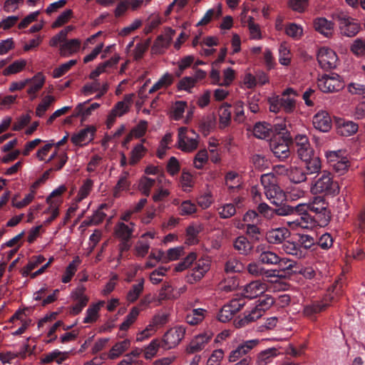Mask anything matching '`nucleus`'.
I'll use <instances>...</instances> for the list:
<instances>
[{
	"label": "nucleus",
	"mask_w": 365,
	"mask_h": 365,
	"mask_svg": "<svg viewBox=\"0 0 365 365\" xmlns=\"http://www.w3.org/2000/svg\"><path fill=\"white\" fill-rule=\"evenodd\" d=\"M316 212L312 214H305L299 217H297L293 222L296 226L304 229H310L315 226L325 227L331 220V212L328 208L316 207L314 208Z\"/></svg>",
	"instance_id": "f257e3e1"
},
{
	"label": "nucleus",
	"mask_w": 365,
	"mask_h": 365,
	"mask_svg": "<svg viewBox=\"0 0 365 365\" xmlns=\"http://www.w3.org/2000/svg\"><path fill=\"white\" fill-rule=\"evenodd\" d=\"M297 92L292 88L285 89L282 96H277L269 98L268 100L269 104V110L273 113H279L281 110L287 113H291L296 107L295 97Z\"/></svg>",
	"instance_id": "f03ea898"
},
{
	"label": "nucleus",
	"mask_w": 365,
	"mask_h": 365,
	"mask_svg": "<svg viewBox=\"0 0 365 365\" xmlns=\"http://www.w3.org/2000/svg\"><path fill=\"white\" fill-rule=\"evenodd\" d=\"M311 192L314 194L335 196L339 192V187L337 182L333 180L331 173L323 170L312 184Z\"/></svg>",
	"instance_id": "7ed1b4c3"
},
{
	"label": "nucleus",
	"mask_w": 365,
	"mask_h": 365,
	"mask_svg": "<svg viewBox=\"0 0 365 365\" xmlns=\"http://www.w3.org/2000/svg\"><path fill=\"white\" fill-rule=\"evenodd\" d=\"M333 19L338 22L340 34L343 36L354 37L361 29L358 21L345 11H336L333 14Z\"/></svg>",
	"instance_id": "20e7f679"
},
{
	"label": "nucleus",
	"mask_w": 365,
	"mask_h": 365,
	"mask_svg": "<svg viewBox=\"0 0 365 365\" xmlns=\"http://www.w3.org/2000/svg\"><path fill=\"white\" fill-rule=\"evenodd\" d=\"M287 140L290 143L292 150L297 153L299 159L307 158L308 155H312L315 152L308 137L304 134H297L293 138L289 133Z\"/></svg>",
	"instance_id": "39448f33"
},
{
	"label": "nucleus",
	"mask_w": 365,
	"mask_h": 365,
	"mask_svg": "<svg viewBox=\"0 0 365 365\" xmlns=\"http://www.w3.org/2000/svg\"><path fill=\"white\" fill-rule=\"evenodd\" d=\"M317 85L323 93L338 92L345 86L341 77L335 73L323 75L318 79Z\"/></svg>",
	"instance_id": "423d86ee"
},
{
	"label": "nucleus",
	"mask_w": 365,
	"mask_h": 365,
	"mask_svg": "<svg viewBox=\"0 0 365 365\" xmlns=\"http://www.w3.org/2000/svg\"><path fill=\"white\" fill-rule=\"evenodd\" d=\"M278 133L282 134V138L272 140L269 143V147L276 158L281 161H284L289 157L292 152L290 143L287 140L289 133H281L280 130Z\"/></svg>",
	"instance_id": "0eeeda50"
},
{
	"label": "nucleus",
	"mask_w": 365,
	"mask_h": 365,
	"mask_svg": "<svg viewBox=\"0 0 365 365\" xmlns=\"http://www.w3.org/2000/svg\"><path fill=\"white\" fill-rule=\"evenodd\" d=\"M185 327L178 326L168 330L163 335L161 341V347L164 349H170L177 346L184 338Z\"/></svg>",
	"instance_id": "6e6552de"
},
{
	"label": "nucleus",
	"mask_w": 365,
	"mask_h": 365,
	"mask_svg": "<svg viewBox=\"0 0 365 365\" xmlns=\"http://www.w3.org/2000/svg\"><path fill=\"white\" fill-rule=\"evenodd\" d=\"M193 136L189 137L185 135V128H180L178 132V148L185 152H192L196 150L198 145V135L192 130Z\"/></svg>",
	"instance_id": "1a4fd4ad"
},
{
	"label": "nucleus",
	"mask_w": 365,
	"mask_h": 365,
	"mask_svg": "<svg viewBox=\"0 0 365 365\" xmlns=\"http://www.w3.org/2000/svg\"><path fill=\"white\" fill-rule=\"evenodd\" d=\"M317 61L322 68L329 70L336 67L337 56L332 49L323 47L318 51Z\"/></svg>",
	"instance_id": "9d476101"
},
{
	"label": "nucleus",
	"mask_w": 365,
	"mask_h": 365,
	"mask_svg": "<svg viewBox=\"0 0 365 365\" xmlns=\"http://www.w3.org/2000/svg\"><path fill=\"white\" fill-rule=\"evenodd\" d=\"M255 252L258 262L266 265H275L279 262V257L269 250L264 245L257 246Z\"/></svg>",
	"instance_id": "9b49d317"
},
{
	"label": "nucleus",
	"mask_w": 365,
	"mask_h": 365,
	"mask_svg": "<svg viewBox=\"0 0 365 365\" xmlns=\"http://www.w3.org/2000/svg\"><path fill=\"white\" fill-rule=\"evenodd\" d=\"M213 334L210 331H205L195 336L190 342L186 351L188 354H194L202 350L208 341L212 339Z\"/></svg>",
	"instance_id": "f8f14e48"
},
{
	"label": "nucleus",
	"mask_w": 365,
	"mask_h": 365,
	"mask_svg": "<svg viewBox=\"0 0 365 365\" xmlns=\"http://www.w3.org/2000/svg\"><path fill=\"white\" fill-rule=\"evenodd\" d=\"M258 261L257 262H251L247 265V272L255 277H262L263 279L272 280V278L279 277L277 274L276 269H267L263 267Z\"/></svg>",
	"instance_id": "ddd939ff"
},
{
	"label": "nucleus",
	"mask_w": 365,
	"mask_h": 365,
	"mask_svg": "<svg viewBox=\"0 0 365 365\" xmlns=\"http://www.w3.org/2000/svg\"><path fill=\"white\" fill-rule=\"evenodd\" d=\"M304 170L307 171L309 175L319 174L322 169V161L319 157L314 152L312 155H308V157L300 159Z\"/></svg>",
	"instance_id": "4468645a"
},
{
	"label": "nucleus",
	"mask_w": 365,
	"mask_h": 365,
	"mask_svg": "<svg viewBox=\"0 0 365 365\" xmlns=\"http://www.w3.org/2000/svg\"><path fill=\"white\" fill-rule=\"evenodd\" d=\"M259 339H251L242 342L238 345L235 349L230 352L229 356V361L230 362L236 361L242 356L247 354L254 347H255L259 344Z\"/></svg>",
	"instance_id": "2eb2a0df"
},
{
	"label": "nucleus",
	"mask_w": 365,
	"mask_h": 365,
	"mask_svg": "<svg viewBox=\"0 0 365 365\" xmlns=\"http://www.w3.org/2000/svg\"><path fill=\"white\" fill-rule=\"evenodd\" d=\"M314 128L322 132H328L331 128V119L326 110H319L317 113L312 120Z\"/></svg>",
	"instance_id": "dca6fc26"
},
{
	"label": "nucleus",
	"mask_w": 365,
	"mask_h": 365,
	"mask_svg": "<svg viewBox=\"0 0 365 365\" xmlns=\"http://www.w3.org/2000/svg\"><path fill=\"white\" fill-rule=\"evenodd\" d=\"M329 305L330 303L327 302V299L322 301H315L304 307L303 314L311 319H315L316 315L324 312Z\"/></svg>",
	"instance_id": "f3484780"
},
{
	"label": "nucleus",
	"mask_w": 365,
	"mask_h": 365,
	"mask_svg": "<svg viewBox=\"0 0 365 365\" xmlns=\"http://www.w3.org/2000/svg\"><path fill=\"white\" fill-rule=\"evenodd\" d=\"M339 152L331 151L327 155L328 160L334 162L332 165L334 170L339 173V175L344 174L349 167V162L346 158H341L339 155Z\"/></svg>",
	"instance_id": "a211bd4d"
},
{
	"label": "nucleus",
	"mask_w": 365,
	"mask_h": 365,
	"mask_svg": "<svg viewBox=\"0 0 365 365\" xmlns=\"http://www.w3.org/2000/svg\"><path fill=\"white\" fill-rule=\"evenodd\" d=\"M334 23L324 17H318L313 21V26L317 32L327 38H329L334 33Z\"/></svg>",
	"instance_id": "6ab92c4d"
},
{
	"label": "nucleus",
	"mask_w": 365,
	"mask_h": 365,
	"mask_svg": "<svg viewBox=\"0 0 365 365\" xmlns=\"http://www.w3.org/2000/svg\"><path fill=\"white\" fill-rule=\"evenodd\" d=\"M96 131V129L94 126H88L77 133L73 134L71 138V140L76 145H81L83 143L91 141L93 139Z\"/></svg>",
	"instance_id": "aec40b11"
},
{
	"label": "nucleus",
	"mask_w": 365,
	"mask_h": 365,
	"mask_svg": "<svg viewBox=\"0 0 365 365\" xmlns=\"http://www.w3.org/2000/svg\"><path fill=\"white\" fill-rule=\"evenodd\" d=\"M267 289L265 283L260 280H255L247 284L244 289V296L248 299H254L264 293Z\"/></svg>",
	"instance_id": "412c9836"
},
{
	"label": "nucleus",
	"mask_w": 365,
	"mask_h": 365,
	"mask_svg": "<svg viewBox=\"0 0 365 365\" xmlns=\"http://www.w3.org/2000/svg\"><path fill=\"white\" fill-rule=\"evenodd\" d=\"M278 267V269H275L277 270L276 274H279V276L276 277L274 280H271V282H277V278L283 277V274H280L279 272H284L286 274H292V273H297L300 272V270L298 269V267H297V262L294 261H292L288 258H280L279 257V262L276 263V264Z\"/></svg>",
	"instance_id": "4be33fe9"
},
{
	"label": "nucleus",
	"mask_w": 365,
	"mask_h": 365,
	"mask_svg": "<svg viewBox=\"0 0 365 365\" xmlns=\"http://www.w3.org/2000/svg\"><path fill=\"white\" fill-rule=\"evenodd\" d=\"M327 208V205L323 197H315L314 200L309 204H299L297 205V209L299 212V217L302 215H305V214H312L316 212V210L314 208L316 207H322Z\"/></svg>",
	"instance_id": "5701e85b"
},
{
	"label": "nucleus",
	"mask_w": 365,
	"mask_h": 365,
	"mask_svg": "<svg viewBox=\"0 0 365 365\" xmlns=\"http://www.w3.org/2000/svg\"><path fill=\"white\" fill-rule=\"evenodd\" d=\"M31 80V86L27 89V93L30 96L31 101L36 98V93L38 92L43 86L45 83V77L42 73H38L33 78H28Z\"/></svg>",
	"instance_id": "b1692460"
},
{
	"label": "nucleus",
	"mask_w": 365,
	"mask_h": 365,
	"mask_svg": "<svg viewBox=\"0 0 365 365\" xmlns=\"http://www.w3.org/2000/svg\"><path fill=\"white\" fill-rule=\"evenodd\" d=\"M280 352L274 347L269 348L260 351L257 354V365H268L272 363Z\"/></svg>",
	"instance_id": "393cba45"
},
{
	"label": "nucleus",
	"mask_w": 365,
	"mask_h": 365,
	"mask_svg": "<svg viewBox=\"0 0 365 365\" xmlns=\"http://www.w3.org/2000/svg\"><path fill=\"white\" fill-rule=\"evenodd\" d=\"M337 124L338 133L344 136H350L356 133L359 128L358 124L350 120H340Z\"/></svg>",
	"instance_id": "a878e982"
},
{
	"label": "nucleus",
	"mask_w": 365,
	"mask_h": 365,
	"mask_svg": "<svg viewBox=\"0 0 365 365\" xmlns=\"http://www.w3.org/2000/svg\"><path fill=\"white\" fill-rule=\"evenodd\" d=\"M272 125L266 122L257 123L253 128L254 135L259 139H266L270 137Z\"/></svg>",
	"instance_id": "bb28decb"
},
{
	"label": "nucleus",
	"mask_w": 365,
	"mask_h": 365,
	"mask_svg": "<svg viewBox=\"0 0 365 365\" xmlns=\"http://www.w3.org/2000/svg\"><path fill=\"white\" fill-rule=\"evenodd\" d=\"M271 202L277 205V207L274 209V214L279 216L294 215L299 217V212L297 209V205L290 206L287 204H281L278 205L277 202L274 200L271 201Z\"/></svg>",
	"instance_id": "cd10ccee"
},
{
	"label": "nucleus",
	"mask_w": 365,
	"mask_h": 365,
	"mask_svg": "<svg viewBox=\"0 0 365 365\" xmlns=\"http://www.w3.org/2000/svg\"><path fill=\"white\" fill-rule=\"evenodd\" d=\"M233 246L240 255H247L250 253L253 246L245 236H239L234 241Z\"/></svg>",
	"instance_id": "c85d7f7f"
},
{
	"label": "nucleus",
	"mask_w": 365,
	"mask_h": 365,
	"mask_svg": "<svg viewBox=\"0 0 365 365\" xmlns=\"http://www.w3.org/2000/svg\"><path fill=\"white\" fill-rule=\"evenodd\" d=\"M80 46L81 42L76 38L68 41L66 40L61 45V55L63 56H68L76 52L79 49Z\"/></svg>",
	"instance_id": "c756f323"
},
{
	"label": "nucleus",
	"mask_w": 365,
	"mask_h": 365,
	"mask_svg": "<svg viewBox=\"0 0 365 365\" xmlns=\"http://www.w3.org/2000/svg\"><path fill=\"white\" fill-rule=\"evenodd\" d=\"M288 231L285 228H277L272 230L267 233V238L268 242L272 244H279L282 242L287 237Z\"/></svg>",
	"instance_id": "7c9ffc66"
},
{
	"label": "nucleus",
	"mask_w": 365,
	"mask_h": 365,
	"mask_svg": "<svg viewBox=\"0 0 365 365\" xmlns=\"http://www.w3.org/2000/svg\"><path fill=\"white\" fill-rule=\"evenodd\" d=\"M129 225H125L123 222H119L115 229V234L120 240H130L133 232V227L135 224L133 222L130 223Z\"/></svg>",
	"instance_id": "2f4dec72"
},
{
	"label": "nucleus",
	"mask_w": 365,
	"mask_h": 365,
	"mask_svg": "<svg viewBox=\"0 0 365 365\" xmlns=\"http://www.w3.org/2000/svg\"><path fill=\"white\" fill-rule=\"evenodd\" d=\"M205 309L198 308L193 309L190 312L187 313L185 320L190 325H196L201 322L205 318Z\"/></svg>",
	"instance_id": "473e14b6"
},
{
	"label": "nucleus",
	"mask_w": 365,
	"mask_h": 365,
	"mask_svg": "<svg viewBox=\"0 0 365 365\" xmlns=\"http://www.w3.org/2000/svg\"><path fill=\"white\" fill-rule=\"evenodd\" d=\"M156 181L157 180L154 178H151L145 175L142 176L139 180V190L143 195L148 197L150 194L151 189L155 185Z\"/></svg>",
	"instance_id": "72a5a7b5"
},
{
	"label": "nucleus",
	"mask_w": 365,
	"mask_h": 365,
	"mask_svg": "<svg viewBox=\"0 0 365 365\" xmlns=\"http://www.w3.org/2000/svg\"><path fill=\"white\" fill-rule=\"evenodd\" d=\"M282 247L286 253L294 255L299 259L305 256V252L301 250L300 246L297 243L286 241L284 242Z\"/></svg>",
	"instance_id": "f704fd0d"
},
{
	"label": "nucleus",
	"mask_w": 365,
	"mask_h": 365,
	"mask_svg": "<svg viewBox=\"0 0 365 365\" xmlns=\"http://www.w3.org/2000/svg\"><path fill=\"white\" fill-rule=\"evenodd\" d=\"M81 262V260L80 259L79 257L77 256L73 259V261L71 263H69L62 277V282L63 283H68L71 280L73 276L77 271L78 265H79Z\"/></svg>",
	"instance_id": "c9c22d12"
},
{
	"label": "nucleus",
	"mask_w": 365,
	"mask_h": 365,
	"mask_svg": "<svg viewBox=\"0 0 365 365\" xmlns=\"http://www.w3.org/2000/svg\"><path fill=\"white\" fill-rule=\"evenodd\" d=\"M130 345L129 339H125L122 341L116 343L110 349L109 353V358L114 359L122 354L125 350L128 349Z\"/></svg>",
	"instance_id": "e433bc0d"
},
{
	"label": "nucleus",
	"mask_w": 365,
	"mask_h": 365,
	"mask_svg": "<svg viewBox=\"0 0 365 365\" xmlns=\"http://www.w3.org/2000/svg\"><path fill=\"white\" fill-rule=\"evenodd\" d=\"M306 173L307 171L304 170L303 166L300 165L299 167H294L291 168L289 177L295 183H299L307 180V177L309 175Z\"/></svg>",
	"instance_id": "4c0bfd02"
},
{
	"label": "nucleus",
	"mask_w": 365,
	"mask_h": 365,
	"mask_svg": "<svg viewBox=\"0 0 365 365\" xmlns=\"http://www.w3.org/2000/svg\"><path fill=\"white\" fill-rule=\"evenodd\" d=\"M45 258L42 255L34 256L28 262V264L21 270V274L24 277L29 276L31 272L36 268L39 264L43 263Z\"/></svg>",
	"instance_id": "58836bf2"
},
{
	"label": "nucleus",
	"mask_w": 365,
	"mask_h": 365,
	"mask_svg": "<svg viewBox=\"0 0 365 365\" xmlns=\"http://www.w3.org/2000/svg\"><path fill=\"white\" fill-rule=\"evenodd\" d=\"M173 82V76L168 73H165L149 90V93H153L163 87H168Z\"/></svg>",
	"instance_id": "ea45409f"
},
{
	"label": "nucleus",
	"mask_w": 365,
	"mask_h": 365,
	"mask_svg": "<svg viewBox=\"0 0 365 365\" xmlns=\"http://www.w3.org/2000/svg\"><path fill=\"white\" fill-rule=\"evenodd\" d=\"M145 152L146 149L142 143L137 144L130 153V165H135L137 164L144 156Z\"/></svg>",
	"instance_id": "a19ab883"
},
{
	"label": "nucleus",
	"mask_w": 365,
	"mask_h": 365,
	"mask_svg": "<svg viewBox=\"0 0 365 365\" xmlns=\"http://www.w3.org/2000/svg\"><path fill=\"white\" fill-rule=\"evenodd\" d=\"M55 98L52 96H46L42 101L38 105L36 109V115L41 118L43 116L50 106L55 101Z\"/></svg>",
	"instance_id": "79ce46f5"
},
{
	"label": "nucleus",
	"mask_w": 365,
	"mask_h": 365,
	"mask_svg": "<svg viewBox=\"0 0 365 365\" xmlns=\"http://www.w3.org/2000/svg\"><path fill=\"white\" fill-rule=\"evenodd\" d=\"M76 303L71 307V314H78L86 306L88 299L82 293L77 294L76 297Z\"/></svg>",
	"instance_id": "37998d69"
},
{
	"label": "nucleus",
	"mask_w": 365,
	"mask_h": 365,
	"mask_svg": "<svg viewBox=\"0 0 365 365\" xmlns=\"http://www.w3.org/2000/svg\"><path fill=\"white\" fill-rule=\"evenodd\" d=\"M144 279H140L138 284H133L127 294V299L130 302H134L137 300L143 290Z\"/></svg>",
	"instance_id": "c03bdc74"
},
{
	"label": "nucleus",
	"mask_w": 365,
	"mask_h": 365,
	"mask_svg": "<svg viewBox=\"0 0 365 365\" xmlns=\"http://www.w3.org/2000/svg\"><path fill=\"white\" fill-rule=\"evenodd\" d=\"M103 303L93 304L91 305L86 310V316L83 319V323L89 324L94 322L97 319L98 313L100 310V307Z\"/></svg>",
	"instance_id": "a18cd8bd"
},
{
	"label": "nucleus",
	"mask_w": 365,
	"mask_h": 365,
	"mask_svg": "<svg viewBox=\"0 0 365 365\" xmlns=\"http://www.w3.org/2000/svg\"><path fill=\"white\" fill-rule=\"evenodd\" d=\"M170 43L167 40L163 35H160L157 37L152 46V51L154 53H160L164 49L167 48Z\"/></svg>",
	"instance_id": "49530a36"
},
{
	"label": "nucleus",
	"mask_w": 365,
	"mask_h": 365,
	"mask_svg": "<svg viewBox=\"0 0 365 365\" xmlns=\"http://www.w3.org/2000/svg\"><path fill=\"white\" fill-rule=\"evenodd\" d=\"M220 123L224 127L227 126L231 120L230 106L225 104L222 106L219 110Z\"/></svg>",
	"instance_id": "de8ad7c7"
},
{
	"label": "nucleus",
	"mask_w": 365,
	"mask_h": 365,
	"mask_svg": "<svg viewBox=\"0 0 365 365\" xmlns=\"http://www.w3.org/2000/svg\"><path fill=\"white\" fill-rule=\"evenodd\" d=\"M151 43V39L148 38L143 42H140L136 44L135 48L133 51V58L135 60L138 61L141 59L149 48Z\"/></svg>",
	"instance_id": "09e8293b"
},
{
	"label": "nucleus",
	"mask_w": 365,
	"mask_h": 365,
	"mask_svg": "<svg viewBox=\"0 0 365 365\" xmlns=\"http://www.w3.org/2000/svg\"><path fill=\"white\" fill-rule=\"evenodd\" d=\"M26 65V61L25 60L16 61L4 70L3 74L4 76H9L17 73L22 71Z\"/></svg>",
	"instance_id": "8fccbe9b"
},
{
	"label": "nucleus",
	"mask_w": 365,
	"mask_h": 365,
	"mask_svg": "<svg viewBox=\"0 0 365 365\" xmlns=\"http://www.w3.org/2000/svg\"><path fill=\"white\" fill-rule=\"evenodd\" d=\"M138 314L139 310L136 307H133L126 316L124 322L120 324V329L127 331L130 326L136 320Z\"/></svg>",
	"instance_id": "3c124183"
},
{
	"label": "nucleus",
	"mask_w": 365,
	"mask_h": 365,
	"mask_svg": "<svg viewBox=\"0 0 365 365\" xmlns=\"http://www.w3.org/2000/svg\"><path fill=\"white\" fill-rule=\"evenodd\" d=\"M179 214L182 216L192 215L197 211V206L190 200L183 201L178 207Z\"/></svg>",
	"instance_id": "603ef678"
},
{
	"label": "nucleus",
	"mask_w": 365,
	"mask_h": 365,
	"mask_svg": "<svg viewBox=\"0 0 365 365\" xmlns=\"http://www.w3.org/2000/svg\"><path fill=\"white\" fill-rule=\"evenodd\" d=\"M76 63L77 61L75 59H72L66 63L60 65L58 68H56L53 70V76L56 78L63 76L71 68L72 66H73Z\"/></svg>",
	"instance_id": "864d4df0"
},
{
	"label": "nucleus",
	"mask_w": 365,
	"mask_h": 365,
	"mask_svg": "<svg viewBox=\"0 0 365 365\" xmlns=\"http://www.w3.org/2000/svg\"><path fill=\"white\" fill-rule=\"evenodd\" d=\"M72 16L73 11L71 9L65 10L57 17L56 21L53 22L51 27L54 29L63 26L69 21Z\"/></svg>",
	"instance_id": "5fc2aeb1"
},
{
	"label": "nucleus",
	"mask_w": 365,
	"mask_h": 365,
	"mask_svg": "<svg viewBox=\"0 0 365 365\" xmlns=\"http://www.w3.org/2000/svg\"><path fill=\"white\" fill-rule=\"evenodd\" d=\"M238 178V174L233 171H230L226 174L225 182L229 190H234L235 189L239 188L240 187V182L239 180L235 182V180Z\"/></svg>",
	"instance_id": "6e6d98bb"
},
{
	"label": "nucleus",
	"mask_w": 365,
	"mask_h": 365,
	"mask_svg": "<svg viewBox=\"0 0 365 365\" xmlns=\"http://www.w3.org/2000/svg\"><path fill=\"white\" fill-rule=\"evenodd\" d=\"M93 185V181L91 179H86L83 182V185H81V187L79 189V191H78V193L77 195L78 202L81 201L83 199H84L89 195Z\"/></svg>",
	"instance_id": "4d7b16f0"
},
{
	"label": "nucleus",
	"mask_w": 365,
	"mask_h": 365,
	"mask_svg": "<svg viewBox=\"0 0 365 365\" xmlns=\"http://www.w3.org/2000/svg\"><path fill=\"white\" fill-rule=\"evenodd\" d=\"M197 259V255L195 252H190L182 262H180L175 267L177 272H182L188 268Z\"/></svg>",
	"instance_id": "13d9d810"
},
{
	"label": "nucleus",
	"mask_w": 365,
	"mask_h": 365,
	"mask_svg": "<svg viewBox=\"0 0 365 365\" xmlns=\"http://www.w3.org/2000/svg\"><path fill=\"white\" fill-rule=\"evenodd\" d=\"M222 14L221 8H219L217 11L214 9H210L207 11L202 19L197 23V26H204L209 24L214 16L216 17L220 16Z\"/></svg>",
	"instance_id": "bf43d9fd"
},
{
	"label": "nucleus",
	"mask_w": 365,
	"mask_h": 365,
	"mask_svg": "<svg viewBox=\"0 0 365 365\" xmlns=\"http://www.w3.org/2000/svg\"><path fill=\"white\" fill-rule=\"evenodd\" d=\"M187 103L185 101H176L172 108L173 118L175 120H180L185 112Z\"/></svg>",
	"instance_id": "052dcab7"
},
{
	"label": "nucleus",
	"mask_w": 365,
	"mask_h": 365,
	"mask_svg": "<svg viewBox=\"0 0 365 365\" xmlns=\"http://www.w3.org/2000/svg\"><path fill=\"white\" fill-rule=\"evenodd\" d=\"M196 79L193 77L185 76L183 77L178 83V89L190 91V90L195 86Z\"/></svg>",
	"instance_id": "680f3d73"
},
{
	"label": "nucleus",
	"mask_w": 365,
	"mask_h": 365,
	"mask_svg": "<svg viewBox=\"0 0 365 365\" xmlns=\"http://www.w3.org/2000/svg\"><path fill=\"white\" fill-rule=\"evenodd\" d=\"M200 232V227H196L193 225H190L186 229V234H187V240L188 241L189 244H196L197 243V237L198 234Z\"/></svg>",
	"instance_id": "e2e57ef3"
},
{
	"label": "nucleus",
	"mask_w": 365,
	"mask_h": 365,
	"mask_svg": "<svg viewBox=\"0 0 365 365\" xmlns=\"http://www.w3.org/2000/svg\"><path fill=\"white\" fill-rule=\"evenodd\" d=\"M285 31L289 36L294 38H298L301 37L303 34L302 28L294 23H292L287 25Z\"/></svg>",
	"instance_id": "0e129e2a"
},
{
	"label": "nucleus",
	"mask_w": 365,
	"mask_h": 365,
	"mask_svg": "<svg viewBox=\"0 0 365 365\" xmlns=\"http://www.w3.org/2000/svg\"><path fill=\"white\" fill-rule=\"evenodd\" d=\"M208 155L206 150H200L196 154L194 160V165L197 169H202L205 163L207 162Z\"/></svg>",
	"instance_id": "69168bd1"
},
{
	"label": "nucleus",
	"mask_w": 365,
	"mask_h": 365,
	"mask_svg": "<svg viewBox=\"0 0 365 365\" xmlns=\"http://www.w3.org/2000/svg\"><path fill=\"white\" fill-rule=\"evenodd\" d=\"M351 51L356 56H365V40L356 39L351 46Z\"/></svg>",
	"instance_id": "338daca9"
},
{
	"label": "nucleus",
	"mask_w": 365,
	"mask_h": 365,
	"mask_svg": "<svg viewBox=\"0 0 365 365\" xmlns=\"http://www.w3.org/2000/svg\"><path fill=\"white\" fill-rule=\"evenodd\" d=\"M148 128V122L146 120H140L139 123L135 126L131 130L130 133L135 138L143 137Z\"/></svg>",
	"instance_id": "774afa93"
}]
</instances>
